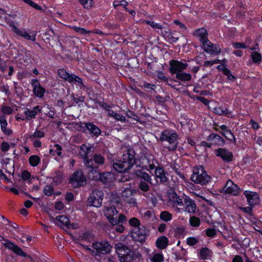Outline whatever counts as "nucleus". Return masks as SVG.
Masks as SVG:
<instances>
[{"mask_svg":"<svg viewBox=\"0 0 262 262\" xmlns=\"http://www.w3.org/2000/svg\"><path fill=\"white\" fill-rule=\"evenodd\" d=\"M135 151L133 149L127 150L119 160L113 162V168L119 172H124L133 167L136 163Z\"/></svg>","mask_w":262,"mask_h":262,"instance_id":"obj_1","label":"nucleus"},{"mask_svg":"<svg viewBox=\"0 0 262 262\" xmlns=\"http://www.w3.org/2000/svg\"><path fill=\"white\" fill-rule=\"evenodd\" d=\"M92 247L91 248L86 246L85 248L94 256H100L110 253L112 249V246L106 241L95 242L93 243Z\"/></svg>","mask_w":262,"mask_h":262,"instance_id":"obj_2","label":"nucleus"},{"mask_svg":"<svg viewBox=\"0 0 262 262\" xmlns=\"http://www.w3.org/2000/svg\"><path fill=\"white\" fill-rule=\"evenodd\" d=\"M178 135L172 129H165L162 131L159 137V140L162 141H166L169 144L168 148L169 150H176L178 144Z\"/></svg>","mask_w":262,"mask_h":262,"instance_id":"obj_3","label":"nucleus"},{"mask_svg":"<svg viewBox=\"0 0 262 262\" xmlns=\"http://www.w3.org/2000/svg\"><path fill=\"white\" fill-rule=\"evenodd\" d=\"M211 178L208 175L202 166H198L194 168L191 180L196 184L205 185L210 181Z\"/></svg>","mask_w":262,"mask_h":262,"instance_id":"obj_4","label":"nucleus"},{"mask_svg":"<svg viewBox=\"0 0 262 262\" xmlns=\"http://www.w3.org/2000/svg\"><path fill=\"white\" fill-rule=\"evenodd\" d=\"M88 176L90 179L100 181L104 184L111 182L114 179V176L111 173L106 172L100 173L97 170L89 171Z\"/></svg>","mask_w":262,"mask_h":262,"instance_id":"obj_5","label":"nucleus"},{"mask_svg":"<svg viewBox=\"0 0 262 262\" xmlns=\"http://www.w3.org/2000/svg\"><path fill=\"white\" fill-rule=\"evenodd\" d=\"M105 161L104 158L98 154H95L93 156V159L86 160L84 162V165L86 167L90 169L89 171H93L94 170H97L99 165L104 164Z\"/></svg>","mask_w":262,"mask_h":262,"instance_id":"obj_6","label":"nucleus"},{"mask_svg":"<svg viewBox=\"0 0 262 262\" xmlns=\"http://www.w3.org/2000/svg\"><path fill=\"white\" fill-rule=\"evenodd\" d=\"M148 232L144 226L134 228L132 232V237L135 242L143 243L145 242Z\"/></svg>","mask_w":262,"mask_h":262,"instance_id":"obj_7","label":"nucleus"},{"mask_svg":"<svg viewBox=\"0 0 262 262\" xmlns=\"http://www.w3.org/2000/svg\"><path fill=\"white\" fill-rule=\"evenodd\" d=\"M103 193L101 190H94L88 198V203L90 205L95 207H99L102 205Z\"/></svg>","mask_w":262,"mask_h":262,"instance_id":"obj_8","label":"nucleus"},{"mask_svg":"<svg viewBox=\"0 0 262 262\" xmlns=\"http://www.w3.org/2000/svg\"><path fill=\"white\" fill-rule=\"evenodd\" d=\"M169 203L174 209L177 212H181L182 208L180 207L183 206V200L175 192L169 194Z\"/></svg>","mask_w":262,"mask_h":262,"instance_id":"obj_9","label":"nucleus"},{"mask_svg":"<svg viewBox=\"0 0 262 262\" xmlns=\"http://www.w3.org/2000/svg\"><path fill=\"white\" fill-rule=\"evenodd\" d=\"M10 26L12 27L13 31L17 35L28 40L34 41L36 40V33L35 31H27L24 29H19L14 25L13 22H11Z\"/></svg>","mask_w":262,"mask_h":262,"instance_id":"obj_10","label":"nucleus"},{"mask_svg":"<svg viewBox=\"0 0 262 262\" xmlns=\"http://www.w3.org/2000/svg\"><path fill=\"white\" fill-rule=\"evenodd\" d=\"M169 72L172 74H177L182 72L188 67V63L186 61L184 60L179 61L177 60H171L169 61Z\"/></svg>","mask_w":262,"mask_h":262,"instance_id":"obj_11","label":"nucleus"},{"mask_svg":"<svg viewBox=\"0 0 262 262\" xmlns=\"http://www.w3.org/2000/svg\"><path fill=\"white\" fill-rule=\"evenodd\" d=\"M86 179L81 171L77 170L73 173L69 179V182L74 188L82 186L85 182Z\"/></svg>","mask_w":262,"mask_h":262,"instance_id":"obj_12","label":"nucleus"},{"mask_svg":"<svg viewBox=\"0 0 262 262\" xmlns=\"http://www.w3.org/2000/svg\"><path fill=\"white\" fill-rule=\"evenodd\" d=\"M57 73L58 75L60 78L68 81L69 82H77L81 84H83L82 80L81 78L74 74H69L64 69H59L58 70Z\"/></svg>","mask_w":262,"mask_h":262,"instance_id":"obj_13","label":"nucleus"},{"mask_svg":"<svg viewBox=\"0 0 262 262\" xmlns=\"http://www.w3.org/2000/svg\"><path fill=\"white\" fill-rule=\"evenodd\" d=\"M104 213L112 225L113 226L116 225V220L115 218L117 216L118 212L114 206L111 204L106 206L104 210Z\"/></svg>","mask_w":262,"mask_h":262,"instance_id":"obj_14","label":"nucleus"},{"mask_svg":"<svg viewBox=\"0 0 262 262\" xmlns=\"http://www.w3.org/2000/svg\"><path fill=\"white\" fill-rule=\"evenodd\" d=\"M134 190L130 188H125L122 191L121 196L123 200L130 207H135L137 206V202L134 196Z\"/></svg>","mask_w":262,"mask_h":262,"instance_id":"obj_15","label":"nucleus"},{"mask_svg":"<svg viewBox=\"0 0 262 262\" xmlns=\"http://www.w3.org/2000/svg\"><path fill=\"white\" fill-rule=\"evenodd\" d=\"M41 110L42 108L38 105L34 106L32 108H26L24 112L25 117L22 118V120L30 121L34 119L38 113L41 111Z\"/></svg>","mask_w":262,"mask_h":262,"instance_id":"obj_16","label":"nucleus"},{"mask_svg":"<svg viewBox=\"0 0 262 262\" xmlns=\"http://www.w3.org/2000/svg\"><path fill=\"white\" fill-rule=\"evenodd\" d=\"M204 50L211 54H217L221 52V48L217 44L212 43L208 39L202 42Z\"/></svg>","mask_w":262,"mask_h":262,"instance_id":"obj_17","label":"nucleus"},{"mask_svg":"<svg viewBox=\"0 0 262 262\" xmlns=\"http://www.w3.org/2000/svg\"><path fill=\"white\" fill-rule=\"evenodd\" d=\"M225 193L233 195H238L241 191L238 185L233 183L231 180H228L223 188Z\"/></svg>","mask_w":262,"mask_h":262,"instance_id":"obj_18","label":"nucleus"},{"mask_svg":"<svg viewBox=\"0 0 262 262\" xmlns=\"http://www.w3.org/2000/svg\"><path fill=\"white\" fill-rule=\"evenodd\" d=\"M247 199L248 204L251 207H254L259 202V196L255 192L246 190L244 192Z\"/></svg>","mask_w":262,"mask_h":262,"instance_id":"obj_19","label":"nucleus"},{"mask_svg":"<svg viewBox=\"0 0 262 262\" xmlns=\"http://www.w3.org/2000/svg\"><path fill=\"white\" fill-rule=\"evenodd\" d=\"M31 83L33 86V92L34 95L38 98H42L44 96L46 90L41 86L36 79H32Z\"/></svg>","mask_w":262,"mask_h":262,"instance_id":"obj_20","label":"nucleus"},{"mask_svg":"<svg viewBox=\"0 0 262 262\" xmlns=\"http://www.w3.org/2000/svg\"><path fill=\"white\" fill-rule=\"evenodd\" d=\"M215 153L217 157H221L225 162H229L232 160V152L226 148H220L215 150Z\"/></svg>","mask_w":262,"mask_h":262,"instance_id":"obj_21","label":"nucleus"},{"mask_svg":"<svg viewBox=\"0 0 262 262\" xmlns=\"http://www.w3.org/2000/svg\"><path fill=\"white\" fill-rule=\"evenodd\" d=\"M207 140L211 143L212 145L223 146L225 144L224 139L217 134H211L207 138Z\"/></svg>","mask_w":262,"mask_h":262,"instance_id":"obj_22","label":"nucleus"},{"mask_svg":"<svg viewBox=\"0 0 262 262\" xmlns=\"http://www.w3.org/2000/svg\"><path fill=\"white\" fill-rule=\"evenodd\" d=\"M184 202L185 204L184 211L190 213H194L196 208L194 201L189 197L186 196Z\"/></svg>","mask_w":262,"mask_h":262,"instance_id":"obj_23","label":"nucleus"},{"mask_svg":"<svg viewBox=\"0 0 262 262\" xmlns=\"http://www.w3.org/2000/svg\"><path fill=\"white\" fill-rule=\"evenodd\" d=\"M4 246L17 255L23 257L26 256V253L19 247L9 241H7V242L4 244Z\"/></svg>","mask_w":262,"mask_h":262,"instance_id":"obj_24","label":"nucleus"},{"mask_svg":"<svg viewBox=\"0 0 262 262\" xmlns=\"http://www.w3.org/2000/svg\"><path fill=\"white\" fill-rule=\"evenodd\" d=\"M85 128L89 130L90 134H93L96 137H98L101 134V130L96 125L90 122H84Z\"/></svg>","mask_w":262,"mask_h":262,"instance_id":"obj_25","label":"nucleus"},{"mask_svg":"<svg viewBox=\"0 0 262 262\" xmlns=\"http://www.w3.org/2000/svg\"><path fill=\"white\" fill-rule=\"evenodd\" d=\"M168 243L169 240L166 236H160L156 239V246L158 249L163 250L166 248Z\"/></svg>","mask_w":262,"mask_h":262,"instance_id":"obj_26","label":"nucleus"},{"mask_svg":"<svg viewBox=\"0 0 262 262\" xmlns=\"http://www.w3.org/2000/svg\"><path fill=\"white\" fill-rule=\"evenodd\" d=\"M91 147L89 144H83L80 148L79 155L83 159L84 162L88 159V155L90 152Z\"/></svg>","mask_w":262,"mask_h":262,"instance_id":"obj_27","label":"nucleus"},{"mask_svg":"<svg viewBox=\"0 0 262 262\" xmlns=\"http://www.w3.org/2000/svg\"><path fill=\"white\" fill-rule=\"evenodd\" d=\"M50 218L51 221L55 223H56V221H59L68 228L72 227V225L69 223V220L67 216L63 215H59L55 219L51 215H50Z\"/></svg>","mask_w":262,"mask_h":262,"instance_id":"obj_28","label":"nucleus"},{"mask_svg":"<svg viewBox=\"0 0 262 262\" xmlns=\"http://www.w3.org/2000/svg\"><path fill=\"white\" fill-rule=\"evenodd\" d=\"M115 249L118 256L124 255L126 254L127 252H129V249L126 246L121 243H118L115 245Z\"/></svg>","mask_w":262,"mask_h":262,"instance_id":"obj_29","label":"nucleus"},{"mask_svg":"<svg viewBox=\"0 0 262 262\" xmlns=\"http://www.w3.org/2000/svg\"><path fill=\"white\" fill-rule=\"evenodd\" d=\"M136 176L144 181H146L150 184H152L151 176L145 171L141 170H138L136 172Z\"/></svg>","mask_w":262,"mask_h":262,"instance_id":"obj_30","label":"nucleus"},{"mask_svg":"<svg viewBox=\"0 0 262 262\" xmlns=\"http://www.w3.org/2000/svg\"><path fill=\"white\" fill-rule=\"evenodd\" d=\"M155 174L157 179H159L162 183L165 182L167 180L165 172L163 168L161 167H156L155 170Z\"/></svg>","mask_w":262,"mask_h":262,"instance_id":"obj_31","label":"nucleus"},{"mask_svg":"<svg viewBox=\"0 0 262 262\" xmlns=\"http://www.w3.org/2000/svg\"><path fill=\"white\" fill-rule=\"evenodd\" d=\"M194 34L199 38V40L202 43L208 39L207 37V31L203 28L196 30Z\"/></svg>","mask_w":262,"mask_h":262,"instance_id":"obj_32","label":"nucleus"},{"mask_svg":"<svg viewBox=\"0 0 262 262\" xmlns=\"http://www.w3.org/2000/svg\"><path fill=\"white\" fill-rule=\"evenodd\" d=\"M119 257L120 262H132L134 259L135 253L130 250L126 254L121 255Z\"/></svg>","mask_w":262,"mask_h":262,"instance_id":"obj_33","label":"nucleus"},{"mask_svg":"<svg viewBox=\"0 0 262 262\" xmlns=\"http://www.w3.org/2000/svg\"><path fill=\"white\" fill-rule=\"evenodd\" d=\"M212 256V251L207 248H203L200 250L199 258L205 260L209 259Z\"/></svg>","mask_w":262,"mask_h":262,"instance_id":"obj_34","label":"nucleus"},{"mask_svg":"<svg viewBox=\"0 0 262 262\" xmlns=\"http://www.w3.org/2000/svg\"><path fill=\"white\" fill-rule=\"evenodd\" d=\"M62 147L59 144H56L53 146H51V148L49 150V153L52 155H57L58 156L61 157Z\"/></svg>","mask_w":262,"mask_h":262,"instance_id":"obj_35","label":"nucleus"},{"mask_svg":"<svg viewBox=\"0 0 262 262\" xmlns=\"http://www.w3.org/2000/svg\"><path fill=\"white\" fill-rule=\"evenodd\" d=\"M176 77L182 81L187 82L191 80V75L185 72H181L176 74Z\"/></svg>","mask_w":262,"mask_h":262,"instance_id":"obj_36","label":"nucleus"},{"mask_svg":"<svg viewBox=\"0 0 262 262\" xmlns=\"http://www.w3.org/2000/svg\"><path fill=\"white\" fill-rule=\"evenodd\" d=\"M221 133L227 140L235 142L236 139L230 129H228L226 132H221Z\"/></svg>","mask_w":262,"mask_h":262,"instance_id":"obj_37","label":"nucleus"},{"mask_svg":"<svg viewBox=\"0 0 262 262\" xmlns=\"http://www.w3.org/2000/svg\"><path fill=\"white\" fill-rule=\"evenodd\" d=\"M151 262H162L164 261V256L162 253H154L150 257Z\"/></svg>","mask_w":262,"mask_h":262,"instance_id":"obj_38","label":"nucleus"},{"mask_svg":"<svg viewBox=\"0 0 262 262\" xmlns=\"http://www.w3.org/2000/svg\"><path fill=\"white\" fill-rule=\"evenodd\" d=\"M160 217L162 221L167 222L171 220L172 214L168 211H164L161 212Z\"/></svg>","mask_w":262,"mask_h":262,"instance_id":"obj_39","label":"nucleus"},{"mask_svg":"<svg viewBox=\"0 0 262 262\" xmlns=\"http://www.w3.org/2000/svg\"><path fill=\"white\" fill-rule=\"evenodd\" d=\"M189 222L190 225L193 227H198L201 224L200 219L195 216H191Z\"/></svg>","mask_w":262,"mask_h":262,"instance_id":"obj_40","label":"nucleus"},{"mask_svg":"<svg viewBox=\"0 0 262 262\" xmlns=\"http://www.w3.org/2000/svg\"><path fill=\"white\" fill-rule=\"evenodd\" d=\"M214 112L219 115H228L231 114V112L227 108H224L222 107H216L214 108Z\"/></svg>","mask_w":262,"mask_h":262,"instance_id":"obj_41","label":"nucleus"},{"mask_svg":"<svg viewBox=\"0 0 262 262\" xmlns=\"http://www.w3.org/2000/svg\"><path fill=\"white\" fill-rule=\"evenodd\" d=\"M30 164L33 167L36 166L40 162V158L36 155H32L29 159Z\"/></svg>","mask_w":262,"mask_h":262,"instance_id":"obj_42","label":"nucleus"},{"mask_svg":"<svg viewBox=\"0 0 262 262\" xmlns=\"http://www.w3.org/2000/svg\"><path fill=\"white\" fill-rule=\"evenodd\" d=\"M45 136V134L44 132H42L40 130L36 129L34 133L30 136V138L31 140H34L37 138H41L44 137Z\"/></svg>","mask_w":262,"mask_h":262,"instance_id":"obj_43","label":"nucleus"},{"mask_svg":"<svg viewBox=\"0 0 262 262\" xmlns=\"http://www.w3.org/2000/svg\"><path fill=\"white\" fill-rule=\"evenodd\" d=\"M72 29L74 30L76 32L81 34V35H84L87 33H90L92 32L91 31L86 30L85 29L83 28H80L76 26H73L72 27Z\"/></svg>","mask_w":262,"mask_h":262,"instance_id":"obj_44","label":"nucleus"},{"mask_svg":"<svg viewBox=\"0 0 262 262\" xmlns=\"http://www.w3.org/2000/svg\"><path fill=\"white\" fill-rule=\"evenodd\" d=\"M111 117L114 118L117 121H121V122H125V117L118 113L115 112H111Z\"/></svg>","mask_w":262,"mask_h":262,"instance_id":"obj_45","label":"nucleus"},{"mask_svg":"<svg viewBox=\"0 0 262 262\" xmlns=\"http://www.w3.org/2000/svg\"><path fill=\"white\" fill-rule=\"evenodd\" d=\"M251 56L252 61L254 63H259L261 61V56L260 53L257 52H253L251 53Z\"/></svg>","mask_w":262,"mask_h":262,"instance_id":"obj_46","label":"nucleus"},{"mask_svg":"<svg viewBox=\"0 0 262 262\" xmlns=\"http://www.w3.org/2000/svg\"><path fill=\"white\" fill-rule=\"evenodd\" d=\"M148 182L141 181L139 184V187L143 191L146 192L149 190V186Z\"/></svg>","mask_w":262,"mask_h":262,"instance_id":"obj_47","label":"nucleus"},{"mask_svg":"<svg viewBox=\"0 0 262 262\" xmlns=\"http://www.w3.org/2000/svg\"><path fill=\"white\" fill-rule=\"evenodd\" d=\"M129 224L131 226L134 227L135 228L141 227L139 220L136 217L131 218L129 220Z\"/></svg>","mask_w":262,"mask_h":262,"instance_id":"obj_48","label":"nucleus"},{"mask_svg":"<svg viewBox=\"0 0 262 262\" xmlns=\"http://www.w3.org/2000/svg\"><path fill=\"white\" fill-rule=\"evenodd\" d=\"M54 189L50 185H46L43 188V193L48 196H50L53 193Z\"/></svg>","mask_w":262,"mask_h":262,"instance_id":"obj_49","label":"nucleus"},{"mask_svg":"<svg viewBox=\"0 0 262 262\" xmlns=\"http://www.w3.org/2000/svg\"><path fill=\"white\" fill-rule=\"evenodd\" d=\"M144 22L147 24L149 25L151 27L154 29H161L162 28V26L159 24L156 23L153 21L151 20H144Z\"/></svg>","mask_w":262,"mask_h":262,"instance_id":"obj_50","label":"nucleus"},{"mask_svg":"<svg viewBox=\"0 0 262 262\" xmlns=\"http://www.w3.org/2000/svg\"><path fill=\"white\" fill-rule=\"evenodd\" d=\"M198 242V239L194 237H189L186 239V243L190 246H193Z\"/></svg>","mask_w":262,"mask_h":262,"instance_id":"obj_51","label":"nucleus"},{"mask_svg":"<svg viewBox=\"0 0 262 262\" xmlns=\"http://www.w3.org/2000/svg\"><path fill=\"white\" fill-rule=\"evenodd\" d=\"M157 76L159 79H161L162 81L166 82L167 84L168 85H169L171 86L172 87L174 88V86L172 85L170 83L168 82V79L167 77H166L164 73L162 72L159 71L158 72Z\"/></svg>","mask_w":262,"mask_h":262,"instance_id":"obj_52","label":"nucleus"},{"mask_svg":"<svg viewBox=\"0 0 262 262\" xmlns=\"http://www.w3.org/2000/svg\"><path fill=\"white\" fill-rule=\"evenodd\" d=\"M79 2L86 9H89L92 6L93 0H79Z\"/></svg>","mask_w":262,"mask_h":262,"instance_id":"obj_53","label":"nucleus"},{"mask_svg":"<svg viewBox=\"0 0 262 262\" xmlns=\"http://www.w3.org/2000/svg\"><path fill=\"white\" fill-rule=\"evenodd\" d=\"M2 112L5 115H9L13 112L12 108L8 106H3L1 108Z\"/></svg>","mask_w":262,"mask_h":262,"instance_id":"obj_54","label":"nucleus"},{"mask_svg":"<svg viewBox=\"0 0 262 262\" xmlns=\"http://www.w3.org/2000/svg\"><path fill=\"white\" fill-rule=\"evenodd\" d=\"M99 105L101 108L108 112V114L111 117V112H114L111 110V107L105 102H101Z\"/></svg>","mask_w":262,"mask_h":262,"instance_id":"obj_55","label":"nucleus"},{"mask_svg":"<svg viewBox=\"0 0 262 262\" xmlns=\"http://www.w3.org/2000/svg\"><path fill=\"white\" fill-rule=\"evenodd\" d=\"M115 219H116V225L123 223L126 221L125 216L122 214H120L119 216L117 214V216Z\"/></svg>","mask_w":262,"mask_h":262,"instance_id":"obj_56","label":"nucleus"},{"mask_svg":"<svg viewBox=\"0 0 262 262\" xmlns=\"http://www.w3.org/2000/svg\"><path fill=\"white\" fill-rule=\"evenodd\" d=\"M25 3L32 7L33 8L37 9V10H41V7L38 5L37 4L34 3L31 0H24Z\"/></svg>","mask_w":262,"mask_h":262,"instance_id":"obj_57","label":"nucleus"},{"mask_svg":"<svg viewBox=\"0 0 262 262\" xmlns=\"http://www.w3.org/2000/svg\"><path fill=\"white\" fill-rule=\"evenodd\" d=\"M0 124L1 129H3L5 127H7L8 123L4 116H0Z\"/></svg>","mask_w":262,"mask_h":262,"instance_id":"obj_58","label":"nucleus"},{"mask_svg":"<svg viewBox=\"0 0 262 262\" xmlns=\"http://www.w3.org/2000/svg\"><path fill=\"white\" fill-rule=\"evenodd\" d=\"M206 234L209 237H213L216 235V231L214 229L209 228L206 230Z\"/></svg>","mask_w":262,"mask_h":262,"instance_id":"obj_59","label":"nucleus"},{"mask_svg":"<svg viewBox=\"0 0 262 262\" xmlns=\"http://www.w3.org/2000/svg\"><path fill=\"white\" fill-rule=\"evenodd\" d=\"M30 173L26 170H24L21 173V178L23 180L26 181L30 178Z\"/></svg>","mask_w":262,"mask_h":262,"instance_id":"obj_60","label":"nucleus"},{"mask_svg":"<svg viewBox=\"0 0 262 262\" xmlns=\"http://www.w3.org/2000/svg\"><path fill=\"white\" fill-rule=\"evenodd\" d=\"M10 148V145L8 143L6 142H3L2 143L1 149L3 152H6L9 150Z\"/></svg>","mask_w":262,"mask_h":262,"instance_id":"obj_61","label":"nucleus"},{"mask_svg":"<svg viewBox=\"0 0 262 262\" xmlns=\"http://www.w3.org/2000/svg\"><path fill=\"white\" fill-rule=\"evenodd\" d=\"M252 207L251 206H248L246 207H240V209L242 210L244 212L248 214H251L252 212Z\"/></svg>","mask_w":262,"mask_h":262,"instance_id":"obj_62","label":"nucleus"},{"mask_svg":"<svg viewBox=\"0 0 262 262\" xmlns=\"http://www.w3.org/2000/svg\"><path fill=\"white\" fill-rule=\"evenodd\" d=\"M64 207V204L62 202H56L55 204V208L58 210H62Z\"/></svg>","mask_w":262,"mask_h":262,"instance_id":"obj_63","label":"nucleus"},{"mask_svg":"<svg viewBox=\"0 0 262 262\" xmlns=\"http://www.w3.org/2000/svg\"><path fill=\"white\" fill-rule=\"evenodd\" d=\"M115 225H116L115 227V230L117 232H118L119 233H122L124 231V227L122 225L120 224H118L117 225H115Z\"/></svg>","mask_w":262,"mask_h":262,"instance_id":"obj_64","label":"nucleus"}]
</instances>
